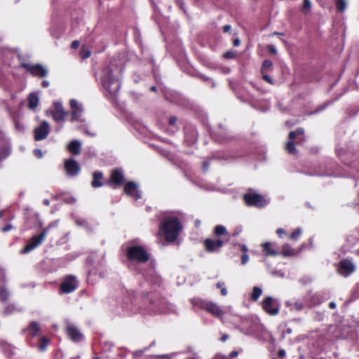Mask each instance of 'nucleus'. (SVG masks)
<instances>
[{
  "label": "nucleus",
  "instance_id": "79ce46f5",
  "mask_svg": "<svg viewBox=\"0 0 359 359\" xmlns=\"http://www.w3.org/2000/svg\"><path fill=\"white\" fill-rule=\"evenodd\" d=\"M249 259L248 255L247 254H243L241 257V263L243 264H245Z\"/></svg>",
  "mask_w": 359,
  "mask_h": 359
},
{
  "label": "nucleus",
  "instance_id": "412c9836",
  "mask_svg": "<svg viewBox=\"0 0 359 359\" xmlns=\"http://www.w3.org/2000/svg\"><path fill=\"white\" fill-rule=\"evenodd\" d=\"M81 143L78 140H72L69 146V151L74 155H78L81 153Z\"/></svg>",
  "mask_w": 359,
  "mask_h": 359
},
{
  "label": "nucleus",
  "instance_id": "6e6d98bb",
  "mask_svg": "<svg viewBox=\"0 0 359 359\" xmlns=\"http://www.w3.org/2000/svg\"><path fill=\"white\" fill-rule=\"evenodd\" d=\"M41 85L43 88H47L49 86V82L48 81H43Z\"/></svg>",
  "mask_w": 359,
  "mask_h": 359
},
{
  "label": "nucleus",
  "instance_id": "0e129e2a",
  "mask_svg": "<svg viewBox=\"0 0 359 359\" xmlns=\"http://www.w3.org/2000/svg\"><path fill=\"white\" fill-rule=\"evenodd\" d=\"M228 338H229V336H228L227 334H224V335L222 337L221 340H222V341H225Z\"/></svg>",
  "mask_w": 359,
  "mask_h": 359
},
{
  "label": "nucleus",
  "instance_id": "09e8293b",
  "mask_svg": "<svg viewBox=\"0 0 359 359\" xmlns=\"http://www.w3.org/2000/svg\"><path fill=\"white\" fill-rule=\"evenodd\" d=\"M80 45V43L79 41H74L72 43V48H77Z\"/></svg>",
  "mask_w": 359,
  "mask_h": 359
},
{
  "label": "nucleus",
  "instance_id": "ddd939ff",
  "mask_svg": "<svg viewBox=\"0 0 359 359\" xmlns=\"http://www.w3.org/2000/svg\"><path fill=\"white\" fill-rule=\"evenodd\" d=\"M355 271V266L349 259H343L339 264V272L344 276H348Z\"/></svg>",
  "mask_w": 359,
  "mask_h": 359
},
{
  "label": "nucleus",
  "instance_id": "052dcab7",
  "mask_svg": "<svg viewBox=\"0 0 359 359\" xmlns=\"http://www.w3.org/2000/svg\"><path fill=\"white\" fill-rule=\"evenodd\" d=\"M224 283H222V282H219V283H217V285H216L217 287H218V288H221V289H222V287H224Z\"/></svg>",
  "mask_w": 359,
  "mask_h": 359
},
{
  "label": "nucleus",
  "instance_id": "20e7f679",
  "mask_svg": "<svg viewBox=\"0 0 359 359\" xmlns=\"http://www.w3.org/2000/svg\"><path fill=\"white\" fill-rule=\"evenodd\" d=\"M128 260L145 263L149 259V254L145 248L140 245L128 246L126 250Z\"/></svg>",
  "mask_w": 359,
  "mask_h": 359
},
{
  "label": "nucleus",
  "instance_id": "4d7b16f0",
  "mask_svg": "<svg viewBox=\"0 0 359 359\" xmlns=\"http://www.w3.org/2000/svg\"><path fill=\"white\" fill-rule=\"evenodd\" d=\"M329 307L332 309H334L336 308V304L335 302H331L330 304H329Z\"/></svg>",
  "mask_w": 359,
  "mask_h": 359
},
{
  "label": "nucleus",
  "instance_id": "c85d7f7f",
  "mask_svg": "<svg viewBox=\"0 0 359 359\" xmlns=\"http://www.w3.org/2000/svg\"><path fill=\"white\" fill-rule=\"evenodd\" d=\"M214 233L217 236L224 235L227 233L226 228L222 225H217L215 226Z\"/></svg>",
  "mask_w": 359,
  "mask_h": 359
},
{
  "label": "nucleus",
  "instance_id": "f257e3e1",
  "mask_svg": "<svg viewBox=\"0 0 359 359\" xmlns=\"http://www.w3.org/2000/svg\"><path fill=\"white\" fill-rule=\"evenodd\" d=\"M183 226L177 216L166 215L161 222L159 233L168 242H173L177 238Z\"/></svg>",
  "mask_w": 359,
  "mask_h": 359
},
{
  "label": "nucleus",
  "instance_id": "9b49d317",
  "mask_svg": "<svg viewBox=\"0 0 359 359\" xmlns=\"http://www.w3.org/2000/svg\"><path fill=\"white\" fill-rule=\"evenodd\" d=\"M125 181L123 171L121 168H116L111 170L108 184L115 187H121Z\"/></svg>",
  "mask_w": 359,
  "mask_h": 359
},
{
  "label": "nucleus",
  "instance_id": "473e14b6",
  "mask_svg": "<svg viewBox=\"0 0 359 359\" xmlns=\"http://www.w3.org/2000/svg\"><path fill=\"white\" fill-rule=\"evenodd\" d=\"M81 113H82L81 108H78V109L72 110L71 121H74L79 120Z\"/></svg>",
  "mask_w": 359,
  "mask_h": 359
},
{
  "label": "nucleus",
  "instance_id": "5701e85b",
  "mask_svg": "<svg viewBox=\"0 0 359 359\" xmlns=\"http://www.w3.org/2000/svg\"><path fill=\"white\" fill-rule=\"evenodd\" d=\"M280 254L284 257H292L297 255V252L288 244H285L282 246Z\"/></svg>",
  "mask_w": 359,
  "mask_h": 359
},
{
  "label": "nucleus",
  "instance_id": "bf43d9fd",
  "mask_svg": "<svg viewBox=\"0 0 359 359\" xmlns=\"http://www.w3.org/2000/svg\"><path fill=\"white\" fill-rule=\"evenodd\" d=\"M203 168L204 171H207L208 169V162H203Z\"/></svg>",
  "mask_w": 359,
  "mask_h": 359
},
{
  "label": "nucleus",
  "instance_id": "338daca9",
  "mask_svg": "<svg viewBox=\"0 0 359 359\" xmlns=\"http://www.w3.org/2000/svg\"><path fill=\"white\" fill-rule=\"evenodd\" d=\"M241 250L244 252H246L248 250L247 247L245 245H243L241 248Z\"/></svg>",
  "mask_w": 359,
  "mask_h": 359
},
{
  "label": "nucleus",
  "instance_id": "0eeeda50",
  "mask_svg": "<svg viewBox=\"0 0 359 359\" xmlns=\"http://www.w3.org/2000/svg\"><path fill=\"white\" fill-rule=\"evenodd\" d=\"M48 231V228L44 229L39 235L33 236L28 243L25 245V247L22 250V254H27L31 252L32 250L38 247L39 245L42 243L44 238H46L47 233Z\"/></svg>",
  "mask_w": 359,
  "mask_h": 359
},
{
  "label": "nucleus",
  "instance_id": "864d4df0",
  "mask_svg": "<svg viewBox=\"0 0 359 359\" xmlns=\"http://www.w3.org/2000/svg\"><path fill=\"white\" fill-rule=\"evenodd\" d=\"M231 29V26L229 25H226L223 27V31L224 32H227Z\"/></svg>",
  "mask_w": 359,
  "mask_h": 359
},
{
  "label": "nucleus",
  "instance_id": "39448f33",
  "mask_svg": "<svg viewBox=\"0 0 359 359\" xmlns=\"http://www.w3.org/2000/svg\"><path fill=\"white\" fill-rule=\"evenodd\" d=\"M304 130L302 128H298L294 131H291L289 133V141L286 144L285 150L290 154H296L297 149L295 144H300L304 142Z\"/></svg>",
  "mask_w": 359,
  "mask_h": 359
},
{
  "label": "nucleus",
  "instance_id": "423d86ee",
  "mask_svg": "<svg viewBox=\"0 0 359 359\" xmlns=\"http://www.w3.org/2000/svg\"><path fill=\"white\" fill-rule=\"evenodd\" d=\"M243 199L248 206L263 208L266 204V201L262 195L252 192L251 191L244 194Z\"/></svg>",
  "mask_w": 359,
  "mask_h": 359
},
{
  "label": "nucleus",
  "instance_id": "e2e57ef3",
  "mask_svg": "<svg viewBox=\"0 0 359 359\" xmlns=\"http://www.w3.org/2000/svg\"><path fill=\"white\" fill-rule=\"evenodd\" d=\"M161 283V278L160 277L157 278L155 283L157 284L158 285H160Z\"/></svg>",
  "mask_w": 359,
  "mask_h": 359
},
{
  "label": "nucleus",
  "instance_id": "f704fd0d",
  "mask_svg": "<svg viewBox=\"0 0 359 359\" xmlns=\"http://www.w3.org/2000/svg\"><path fill=\"white\" fill-rule=\"evenodd\" d=\"M42 344L39 346V349L41 351H44L46 348L47 344L48 343V340L46 337H43L41 339Z\"/></svg>",
  "mask_w": 359,
  "mask_h": 359
},
{
  "label": "nucleus",
  "instance_id": "7ed1b4c3",
  "mask_svg": "<svg viewBox=\"0 0 359 359\" xmlns=\"http://www.w3.org/2000/svg\"><path fill=\"white\" fill-rule=\"evenodd\" d=\"M194 306L198 307L205 310L216 318H221L224 314V311L215 303L204 300L200 298H194L191 299Z\"/></svg>",
  "mask_w": 359,
  "mask_h": 359
},
{
  "label": "nucleus",
  "instance_id": "a18cd8bd",
  "mask_svg": "<svg viewBox=\"0 0 359 359\" xmlns=\"http://www.w3.org/2000/svg\"><path fill=\"white\" fill-rule=\"evenodd\" d=\"M34 154H35V156L36 157H38V158H41L42 157V152H41V151L40 149H36L34 150Z\"/></svg>",
  "mask_w": 359,
  "mask_h": 359
},
{
  "label": "nucleus",
  "instance_id": "69168bd1",
  "mask_svg": "<svg viewBox=\"0 0 359 359\" xmlns=\"http://www.w3.org/2000/svg\"><path fill=\"white\" fill-rule=\"evenodd\" d=\"M241 229H239V230H236V231H235V232L233 233V236H236L238 235V234H239V233L241 232Z\"/></svg>",
  "mask_w": 359,
  "mask_h": 359
},
{
  "label": "nucleus",
  "instance_id": "393cba45",
  "mask_svg": "<svg viewBox=\"0 0 359 359\" xmlns=\"http://www.w3.org/2000/svg\"><path fill=\"white\" fill-rule=\"evenodd\" d=\"M262 247L266 255L276 256L278 255L277 251L274 248H273L272 244L271 243H264L262 244Z\"/></svg>",
  "mask_w": 359,
  "mask_h": 359
},
{
  "label": "nucleus",
  "instance_id": "6e6552de",
  "mask_svg": "<svg viewBox=\"0 0 359 359\" xmlns=\"http://www.w3.org/2000/svg\"><path fill=\"white\" fill-rule=\"evenodd\" d=\"M21 67L34 76L43 78L46 76L48 74V70L39 64L30 65L27 63H22Z\"/></svg>",
  "mask_w": 359,
  "mask_h": 359
},
{
  "label": "nucleus",
  "instance_id": "2f4dec72",
  "mask_svg": "<svg viewBox=\"0 0 359 359\" xmlns=\"http://www.w3.org/2000/svg\"><path fill=\"white\" fill-rule=\"evenodd\" d=\"M311 2L310 0H303V4L302 11L304 13H307L311 11Z\"/></svg>",
  "mask_w": 359,
  "mask_h": 359
},
{
  "label": "nucleus",
  "instance_id": "3c124183",
  "mask_svg": "<svg viewBox=\"0 0 359 359\" xmlns=\"http://www.w3.org/2000/svg\"><path fill=\"white\" fill-rule=\"evenodd\" d=\"M238 355V352L236 351H233L230 353L229 356L231 358L236 357Z\"/></svg>",
  "mask_w": 359,
  "mask_h": 359
},
{
  "label": "nucleus",
  "instance_id": "a19ab883",
  "mask_svg": "<svg viewBox=\"0 0 359 359\" xmlns=\"http://www.w3.org/2000/svg\"><path fill=\"white\" fill-rule=\"evenodd\" d=\"M154 359H170V355H156L153 357Z\"/></svg>",
  "mask_w": 359,
  "mask_h": 359
},
{
  "label": "nucleus",
  "instance_id": "f8f14e48",
  "mask_svg": "<svg viewBox=\"0 0 359 359\" xmlns=\"http://www.w3.org/2000/svg\"><path fill=\"white\" fill-rule=\"evenodd\" d=\"M263 309L269 315L275 316L279 312V308L275 299L271 297H266L262 302Z\"/></svg>",
  "mask_w": 359,
  "mask_h": 359
},
{
  "label": "nucleus",
  "instance_id": "774afa93",
  "mask_svg": "<svg viewBox=\"0 0 359 359\" xmlns=\"http://www.w3.org/2000/svg\"><path fill=\"white\" fill-rule=\"evenodd\" d=\"M15 126H16V128H17L18 130L21 129V128H23V127H22V126H20V124H19V123H16V124H15Z\"/></svg>",
  "mask_w": 359,
  "mask_h": 359
},
{
  "label": "nucleus",
  "instance_id": "c03bdc74",
  "mask_svg": "<svg viewBox=\"0 0 359 359\" xmlns=\"http://www.w3.org/2000/svg\"><path fill=\"white\" fill-rule=\"evenodd\" d=\"M13 229V226L11 224H7L2 228V231L6 232Z\"/></svg>",
  "mask_w": 359,
  "mask_h": 359
},
{
  "label": "nucleus",
  "instance_id": "b1692460",
  "mask_svg": "<svg viewBox=\"0 0 359 359\" xmlns=\"http://www.w3.org/2000/svg\"><path fill=\"white\" fill-rule=\"evenodd\" d=\"M27 331L32 336H36L40 332L39 324L35 321L31 322L28 326Z\"/></svg>",
  "mask_w": 359,
  "mask_h": 359
},
{
  "label": "nucleus",
  "instance_id": "72a5a7b5",
  "mask_svg": "<svg viewBox=\"0 0 359 359\" xmlns=\"http://www.w3.org/2000/svg\"><path fill=\"white\" fill-rule=\"evenodd\" d=\"M301 233H302L301 229H297L290 235V238L292 240H297L300 236Z\"/></svg>",
  "mask_w": 359,
  "mask_h": 359
},
{
  "label": "nucleus",
  "instance_id": "49530a36",
  "mask_svg": "<svg viewBox=\"0 0 359 359\" xmlns=\"http://www.w3.org/2000/svg\"><path fill=\"white\" fill-rule=\"evenodd\" d=\"M176 122H177V118L175 116H172V117L170 118L169 123L170 125L173 126V125H175L176 123Z\"/></svg>",
  "mask_w": 359,
  "mask_h": 359
},
{
  "label": "nucleus",
  "instance_id": "4c0bfd02",
  "mask_svg": "<svg viewBox=\"0 0 359 359\" xmlns=\"http://www.w3.org/2000/svg\"><path fill=\"white\" fill-rule=\"evenodd\" d=\"M70 106L72 108V110L78 109V108H81L78 104V102L76 100H71Z\"/></svg>",
  "mask_w": 359,
  "mask_h": 359
},
{
  "label": "nucleus",
  "instance_id": "cd10ccee",
  "mask_svg": "<svg viewBox=\"0 0 359 359\" xmlns=\"http://www.w3.org/2000/svg\"><path fill=\"white\" fill-rule=\"evenodd\" d=\"M151 304H154L160 312H163L164 311L163 304L165 303L164 299H161L157 301L151 300Z\"/></svg>",
  "mask_w": 359,
  "mask_h": 359
},
{
  "label": "nucleus",
  "instance_id": "f3484780",
  "mask_svg": "<svg viewBox=\"0 0 359 359\" xmlns=\"http://www.w3.org/2000/svg\"><path fill=\"white\" fill-rule=\"evenodd\" d=\"M124 191L127 195L134 197L136 200L141 198L137 184L133 182H129L126 184Z\"/></svg>",
  "mask_w": 359,
  "mask_h": 359
},
{
  "label": "nucleus",
  "instance_id": "bb28decb",
  "mask_svg": "<svg viewBox=\"0 0 359 359\" xmlns=\"http://www.w3.org/2000/svg\"><path fill=\"white\" fill-rule=\"evenodd\" d=\"M262 290L260 287H254L252 293L251 294V299L254 301H257L261 296Z\"/></svg>",
  "mask_w": 359,
  "mask_h": 359
},
{
  "label": "nucleus",
  "instance_id": "13d9d810",
  "mask_svg": "<svg viewBox=\"0 0 359 359\" xmlns=\"http://www.w3.org/2000/svg\"><path fill=\"white\" fill-rule=\"evenodd\" d=\"M221 294H222V295H223V296L226 295V294H227V290H226L225 287H222V288L221 289Z\"/></svg>",
  "mask_w": 359,
  "mask_h": 359
},
{
  "label": "nucleus",
  "instance_id": "4468645a",
  "mask_svg": "<svg viewBox=\"0 0 359 359\" xmlns=\"http://www.w3.org/2000/svg\"><path fill=\"white\" fill-rule=\"evenodd\" d=\"M52 116L55 121L60 122L65 121L67 116L66 112L60 102L54 103V109L52 111Z\"/></svg>",
  "mask_w": 359,
  "mask_h": 359
},
{
  "label": "nucleus",
  "instance_id": "7c9ffc66",
  "mask_svg": "<svg viewBox=\"0 0 359 359\" xmlns=\"http://www.w3.org/2000/svg\"><path fill=\"white\" fill-rule=\"evenodd\" d=\"M336 6L339 12H344L346 8L345 0H336Z\"/></svg>",
  "mask_w": 359,
  "mask_h": 359
},
{
  "label": "nucleus",
  "instance_id": "1a4fd4ad",
  "mask_svg": "<svg viewBox=\"0 0 359 359\" xmlns=\"http://www.w3.org/2000/svg\"><path fill=\"white\" fill-rule=\"evenodd\" d=\"M50 125L46 121H43L41 125L34 130V137L36 141L46 139L50 133Z\"/></svg>",
  "mask_w": 359,
  "mask_h": 359
},
{
  "label": "nucleus",
  "instance_id": "603ef678",
  "mask_svg": "<svg viewBox=\"0 0 359 359\" xmlns=\"http://www.w3.org/2000/svg\"><path fill=\"white\" fill-rule=\"evenodd\" d=\"M278 356L280 357H284L285 355V351L283 349H280L278 351Z\"/></svg>",
  "mask_w": 359,
  "mask_h": 359
},
{
  "label": "nucleus",
  "instance_id": "2eb2a0df",
  "mask_svg": "<svg viewBox=\"0 0 359 359\" xmlns=\"http://www.w3.org/2000/svg\"><path fill=\"white\" fill-rule=\"evenodd\" d=\"M11 147L9 141L0 132V161L11 154Z\"/></svg>",
  "mask_w": 359,
  "mask_h": 359
},
{
  "label": "nucleus",
  "instance_id": "c756f323",
  "mask_svg": "<svg viewBox=\"0 0 359 359\" xmlns=\"http://www.w3.org/2000/svg\"><path fill=\"white\" fill-rule=\"evenodd\" d=\"M9 292L4 287H0V300L6 302L9 297Z\"/></svg>",
  "mask_w": 359,
  "mask_h": 359
},
{
  "label": "nucleus",
  "instance_id": "37998d69",
  "mask_svg": "<svg viewBox=\"0 0 359 359\" xmlns=\"http://www.w3.org/2000/svg\"><path fill=\"white\" fill-rule=\"evenodd\" d=\"M262 74H263V79L264 81H266L269 83H271V84L273 83L272 79H271L270 76H269L266 73Z\"/></svg>",
  "mask_w": 359,
  "mask_h": 359
},
{
  "label": "nucleus",
  "instance_id": "c9c22d12",
  "mask_svg": "<svg viewBox=\"0 0 359 359\" xmlns=\"http://www.w3.org/2000/svg\"><path fill=\"white\" fill-rule=\"evenodd\" d=\"M267 50L269 53L272 54V55H276L277 54V49L275 47V46L272 45V44H270V45H268L267 46Z\"/></svg>",
  "mask_w": 359,
  "mask_h": 359
},
{
  "label": "nucleus",
  "instance_id": "8fccbe9b",
  "mask_svg": "<svg viewBox=\"0 0 359 359\" xmlns=\"http://www.w3.org/2000/svg\"><path fill=\"white\" fill-rule=\"evenodd\" d=\"M276 233L281 237L283 234H285V231L283 229H278Z\"/></svg>",
  "mask_w": 359,
  "mask_h": 359
},
{
  "label": "nucleus",
  "instance_id": "a878e982",
  "mask_svg": "<svg viewBox=\"0 0 359 359\" xmlns=\"http://www.w3.org/2000/svg\"><path fill=\"white\" fill-rule=\"evenodd\" d=\"M272 66H273V62L271 60H264L263 61L262 65V69H261L262 73V74L266 73L268 72V69L269 70L271 69Z\"/></svg>",
  "mask_w": 359,
  "mask_h": 359
},
{
  "label": "nucleus",
  "instance_id": "de8ad7c7",
  "mask_svg": "<svg viewBox=\"0 0 359 359\" xmlns=\"http://www.w3.org/2000/svg\"><path fill=\"white\" fill-rule=\"evenodd\" d=\"M234 57V53L232 52H227L224 54V57L226 58H233Z\"/></svg>",
  "mask_w": 359,
  "mask_h": 359
},
{
  "label": "nucleus",
  "instance_id": "aec40b11",
  "mask_svg": "<svg viewBox=\"0 0 359 359\" xmlns=\"http://www.w3.org/2000/svg\"><path fill=\"white\" fill-rule=\"evenodd\" d=\"M93 180L91 182V185L93 188H97L102 186V180L103 178V174L100 171H95L93 173Z\"/></svg>",
  "mask_w": 359,
  "mask_h": 359
},
{
  "label": "nucleus",
  "instance_id": "f03ea898",
  "mask_svg": "<svg viewBox=\"0 0 359 359\" xmlns=\"http://www.w3.org/2000/svg\"><path fill=\"white\" fill-rule=\"evenodd\" d=\"M114 65L111 63L102 71V84L107 92V96L114 97L121 88V83L113 74Z\"/></svg>",
  "mask_w": 359,
  "mask_h": 359
},
{
  "label": "nucleus",
  "instance_id": "680f3d73",
  "mask_svg": "<svg viewBox=\"0 0 359 359\" xmlns=\"http://www.w3.org/2000/svg\"><path fill=\"white\" fill-rule=\"evenodd\" d=\"M43 204H44L45 205H47V206L50 205V201H49V200H48V199H44V200H43Z\"/></svg>",
  "mask_w": 359,
  "mask_h": 359
},
{
  "label": "nucleus",
  "instance_id": "e433bc0d",
  "mask_svg": "<svg viewBox=\"0 0 359 359\" xmlns=\"http://www.w3.org/2000/svg\"><path fill=\"white\" fill-rule=\"evenodd\" d=\"M147 349H148V348H145L143 350H139V351H134L133 353V355L135 358L140 357Z\"/></svg>",
  "mask_w": 359,
  "mask_h": 359
},
{
  "label": "nucleus",
  "instance_id": "a211bd4d",
  "mask_svg": "<svg viewBox=\"0 0 359 359\" xmlns=\"http://www.w3.org/2000/svg\"><path fill=\"white\" fill-rule=\"evenodd\" d=\"M224 242L221 239L212 240L207 238L204 241V245L208 252H212L221 248Z\"/></svg>",
  "mask_w": 359,
  "mask_h": 359
},
{
  "label": "nucleus",
  "instance_id": "6ab92c4d",
  "mask_svg": "<svg viewBox=\"0 0 359 359\" xmlns=\"http://www.w3.org/2000/svg\"><path fill=\"white\" fill-rule=\"evenodd\" d=\"M67 334L74 341H79L83 339V334L79 332L76 327L72 324L67 325Z\"/></svg>",
  "mask_w": 359,
  "mask_h": 359
},
{
  "label": "nucleus",
  "instance_id": "ea45409f",
  "mask_svg": "<svg viewBox=\"0 0 359 359\" xmlns=\"http://www.w3.org/2000/svg\"><path fill=\"white\" fill-rule=\"evenodd\" d=\"M304 308V305L301 302H295L293 305V309L297 311H301Z\"/></svg>",
  "mask_w": 359,
  "mask_h": 359
},
{
  "label": "nucleus",
  "instance_id": "dca6fc26",
  "mask_svg": "<svg viewBox=\"0 0 359 359\" xmlns=\"http://www.w3.org/2000/svg\"><path fill=\"white\" fill-rule=\"evenodd\" d=\"M65 169L70 176H75L81 171V166L73 158L67 159L65 161Z\"/></svg>",
  "mask_w": 359,
  "mask_h": 359
},
{
  "label": "nucleus",
  "instance_id": "4be33fe9",
  "mask_svg": "<svg viewBox=\"0 0 359 359\" xmlns=\"http://www.w3.org/2000/svg\"><path fill=\"white\" fill-rule=\"evenodd\" d=\"M39 101L36 94L34 93H30L28 96V107L32 110L35 109L39 104Z\"/></svg>",
  "mask_w": 359,
  "mask_h": 359
},
{
  "label": "nucleus",
  "instance_id": "9d476101",
  "mask_svg": "<svg viewBox=\"0 0 359 359\" xmlns=\"http://www.w3.org/2000/svg\"><path fill=\"white\" fill-rule=\"evenodd\" d=\"M78 286L76 278L74 276H67L60 285V291L63 293H70Z\"/></svg>",
  "mask_w": 359,
  "mask_h": 359
},
{
  "label": "nucleus",
  "instance_id": "58836bf2",
  "mask_svg": "<svg viewBox=\"0 0 359 359\" xmlns=\"http://www.w3.org/2000/svg\"><path fill=\"white\" fill-rule=\"evenodd\" d=\"M15 310V306L13 305H9V306L6 307V309L4 310V312L6 314H10L12 312H13Z\"/></svg>",
  "mask_w": 359,
  "mask_h": 359
},
{
  "label": "nucleus",
  "instance_id": "5fc2aeb1",
  "mask_svg": "<svg viewBox=\"0 0 359 359\" xmlns=\"http://www.w3.org/2000/svg\"><path fill=\"white\" fill-rule=\"evenodd\" d=\"M233 46H239V45H240L241 41H240V40H239L238 39H235L233 40Z\"/></svg>",
  "mask_w": 359,
  "mask_h": 359
}]
</instances>
